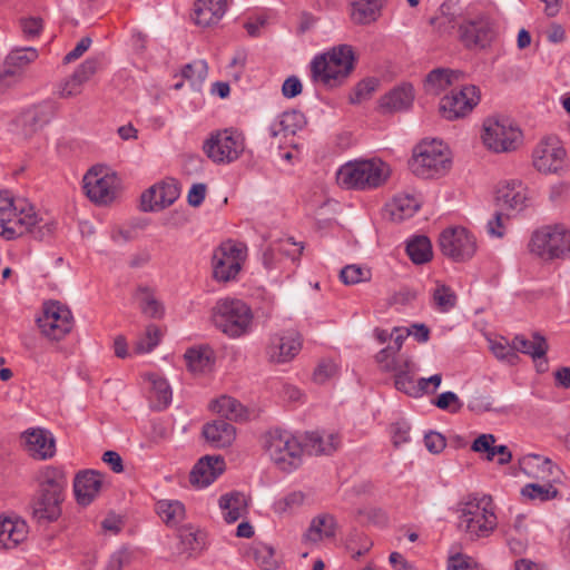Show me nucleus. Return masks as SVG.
I'll use <instances>...</instances> for the list:
<instances>
[{
  "label": "nucleus",
  "mask_w": 570,
  "mask_h": 570,
  "mask_svg": "<svg viewBox=\"0 0 570 570\" xmlns=\"http://www.w3.org/2000/svg\"><path fill=\"white\" fill-rule=\"evenodd\" d=\"M56 223L41 217L26 198L0 191V238L14 240L27 234L43 240L53 235Z\"/></svg>",
  "instance_id": "nucleus-1"
},
{
  "label": "nucleus",
  "mask_w": 570,
  "mask_h": 570,
  "mask_svg": "<svg viewBox=\"0 0 570 570\" xmlns=\"http://www.w3.org/2000/svg\"><path fill=\"white\" fill-rule=\"evenodd\" d=\"M450 9V6L442 4L440 14L432 19L440 31L450 32L459 27V38L468 49H482L492 42L495 37L494 23L487 13H469L459 19Z\"/></svg>",
  "instance_id": "nucleus-2"
},
{
  "label": "nucleus",
  "mask_w": 570,
  "mask_h": 570,
  "mask_svg": "<svg viewBox=\"0 0 570 570\" xmlns=\"http://www.w3.org/2000/svg\"><path fill=\"white\" fill-rule=\"evenodd\" d=\"M458 527L471 540L488 538L498 525L490 495L469 494L458 503Z\"/></svg>",
  "instance_id": "nucleus-3"
},
{
  "label": "nucleus",
  "mask_w": 570,
  "mask_h": 570,
  "mask_svg": "<svg viewBox=\"0 0 570 570\" xmlns=\"http://www.w3.org/2000/svg\"><path fill=\"white\" fill-rule=\"evenodd\" d=\"M67 476L62 469L46 466L39 472L38 491L32 500V515L38 522H52L61 515Z\"/></svg>",
  "instance_id": "nucleus-4"
},
{
  "label": "nucleus",
  "mask_w": 570,
  "mask_h": 570,
  "mask_svg": "<svg viewBox=\"0 0 570 570\" xmlns=\"http://www.w3.org/2000/svg\"><path fill=\"white\" fill-rule=\"evenodd\" d=\"M354 51L348 45H338L317 55L311 62L312 80L326 88L341 86L354 68Z\"/></svg>",
  "instance_id": "nucleus-5"
},
{
  "label": "nucleus",
  "mask_w": 570,
  "mask_h": 570,
  "mask_svg": "<svg viewBox=\"0 0 570 570\" xmlns=\"http://www.w3.org/2000/svg\"><path fill=\"white\" fill-rule=\"evenodd\" d=\"M262 448L273 464L282 472L291 473L303 462V445L289 431L272 429L262 436Z\"/></svg>",
  "instance_id": "nucleus-6"
},
{
  "label": "nucleus",
  "mask_w": 570,
  "mask_h": 570,
  "mask_svg": "<svg viewBox=\"0 0 570 570\" xmlns=\"http://www.w3.org/2000/svg\"><path fill=\"white\" fill-rule=\"evenodd\" d=\"M390 166L379 158L348 161L336 174L337 183L346 189L366 190L385 184Z\"/></svg>",
  "instance_id": "nucleus-7"
},
{
  "label": "nucleus",
  "mask_w": 570,
  "mask_h": 570,
  "mask_svg": "<svg viewBox=\"0 0 570 570\" xmlns=\"http://www.w3.org/2000/svg\"><path fill=\"white\" fill-rule=\"evenodd\" d=\"M531 254L550 262L570 257V229L563 224L544 225L535 229L528 244Z\"/></svg>",
  "instance_id": "nucleus-8"
},
{
  "label": "nucleus",
  "mask_w": 570,
  "mask_h": 570,
  "mask_svg": "<svg viewBox=\"0 0 570 570\" xmlns=\"http://www.w3.org/2000/svg\"><path fill=\"white\" fill-rule=\"evenodd\" d=\"M212 317L223 333L229 337H239L249 331L253 313L242 299L225 297L216 302Z\"/></svg>",
  "instance_id": "nucleus-9"
},
{
  "label": "nucleus",
  "mask_w": 570,
  "mask_h": 570,
  "mask_svg": "<svg viewBox=\"0 0 570 570\" xmlns=\"http://www.w3.org/2000/svg\"><path fill=\"white\" fill-rule=\"evenodd\" d=\"M451 160L446 147L435 139L422 141L414 150L410 160L412 173L422 178L444 175L450 169Z\"/></svg>",
  "instance_id": "nucleus-10"
},
{
  "label": "nucleus",
  "mask_w": 570,
  "mask_h": 570,
  "mask_svg": "<svg viewBox=\"0 0 570 570\" xmlns=\"http://www.w3.org/2000/svg\"><path fill=\"white\" fill-rule=\"evenodd\" d=\"M83 190L86 196L97 205H108L119 195L121 180L109 167L92 166L83 176Z\"/></svg>",
  "instance_id": "nucleus-11"
},
{
  "label": "nucleus",
  "mask_w": 570,
  "mask_h": 570,
  "mask_svg": "<svg viewBox=\"0 0 570 570\" xmlns=\"http://www.w3.org/2000/svg\"><path fill=\"white\" fill-rule=\"evenodd\" d=\"M244 150V136L232 128L213 131L203 144V151L215 164H230Z\"/></svg>",
  "instance_id": "nucleus-12"
},
{
  "label": "nucleus",
  "mask_w": 570,
  "mask_h": 570,
  "mask_svg": "<svg viewBox=\"0 0 570 570\" xmlns=\"http://www.w3.org/2000/svg\"><path fill=\"white\" fill-rule=\"evenodd\" d=\"M482 141L492 151H512L521 144L522 132L510 119L488 118L483 122Z\"/></svg>",
  "instance_id": "nucleus-13"
},
{
  "label": "nucleus",
  "mask_w": 570,
  "mask_h": 570,
  "mask_svg": "<svg viewBox=\"0 0 570 570\" xmlns=\"http://www.w3.org/2000/svg\"><path fill=\"white\" fill-rule=\"evenodd\" d=\"M247 257L245 244L235 240L223 242L213 254V276L218 282L235 279Z\"/></svg>",
  "instance_id": "nucleus-14"
},
{
  "label": "nucleus",
  "mask_w": 570,
  "mask_h": 570,
  "mask_svg": "<svg viewBox=\"0 0 570 570\" xmlns=\"http://www.w3.org/2000/svg\"><path fill=\"white\" fill-rule=\"evenodd\" d=\"M37 322L41 333L53 341H60L68 335L75 323L71 311L59 302L46 304Z\"/></svg>",
  "instance_id": "nucleus-15"
},
{
  "label": "nucleus",
  "mask_w": 570,
  "mask_h": 570,
  "mask_svg": "<svg viewBox=\"0 0 570 570\" xmlns=\"http://www.w3.org/2000/svg\"><path fill=\"white\" fill-rule=\"evenodd\" d=\"M439 247L446 257L455 262H464L474 256L476 239L464 227H450L440 234Z\"/></svg>",
  "instance_id": "nucleus-16"
},
{
  "label": "nucleus",
  "mask_w": 570,
  "mask_h": 570,
  "mask_svg": "<svg viewBox=\"0 0 570 570\" xmlns=\"http://www.w3.org/2000/svg\"><path fill=\"white\" fill-rule=\"evenodd\" d=\"M480 101V90L473 85L453 89L440 102V111L448 120L463 118L469 115Z\"/></svg>",
  "instance_id": "nucleus-17"
},
{
  "label": "nucleus",
  "mask_w": 570,
  "mask_h": 570,
  "mask_svg": "<svg viewBox=\"0 0 570 570\" xmlns=\"http://www.w3.org/2000/svg\"><path fill=\"white\" fill-rule=\"evenodd\" d=\"M566 155V150L557 137H547L534 147L532 164L540 173H558L564 167Z\"/></svg>",
  "instance_id": "nucleus-18"
},
{
  "label": "nucleus",
  "mask_w": 570,
  "mask_h": 570,
  "mask_svg": "<svg viewBox=\"0 0 570 570\" xmlns=\"http://www.w3.org/2000/svg\"><path fill=\"white\" fill-rule=\"evenodd\" d=\"M38 58V50L32 47L16 48L6 57L3 70L0 71V92L18 81L21 71Z\"/></svg>",
  "instance_id": "nucleus-19"
},
{
  "label": "nucleus",
  "mask_w": 570,
  "mask_h": 570,
  "mask_svg": "<svg viewBox=\"0 0 570 570\" xmlns=\"http://www.w3.org/2000/svg\"><path fill=\"white\" fill-rule=\"evenodd\" d=\"M302 341L298 334L285 332L271 337L266 347L268 362L283 364L291 362L301 351Z\"/></svg>",
  "instance_id": "nucleus-20"
},
{
  "label": "nucleus",
  "mask_w": 570,
  "mask_h": 570,
  "mask_svg": "<svg viewBox=\"0 0 570 570\" xmlns=\"http://www.w3.org/2000/svg\"><path fill=\"white\" fill-rule=\"evenodd\" d=\"M26 452L36 460H47L56 453V442L52 434L41 428H31L21 434Z\"/></svg>",
  "instance_id": "nucleus-21"
},
{
  "label": "nucleus",
  "mask_w": 570,
  "mask_h": 570,
  "mask_svg": "<svg viewBox=\"0 0 570 570\" xmlns=\"http://www.w3.org/2000/svg\"><path fill=\"white\" fill-rule=\"evenodd\" d=\"M179 188L174 181H163L151 186L140 197V205L145 212L164 209L178 198Z\"/></svg>",
  "instance_id": "nucleus-22"
},
{
  "label": "nucleus",
  "mask_w": 570,
  "mask_h": 570,
  "mask_svg": "<svg viewBox=\"0 0 570 570\" xmlns=\"http://www.w3.org/2000/svg\"><path fill=\"white\" fill-rule=\"evenodd\" d=\"M97 61L85 60L69 77L61 80L57 86V96L61 99H69L82 92L83 85L96 73Z\"/></svg>",
  "instance_id": "nucleus-23"
},
{
  "label": "nucleus",
  "mask_w": 570,
  "mask_h": 570,
  "mask_svg": "<svg viewBox=\"0 0 570 570\" xmlns=\"http://www.w3.org/2000/svg\"><path fill=\"white\" fill-rule=\"evenodd\" d=\"M495 198L502 209L511 212L523 210L530 202L528 188L517 180L501 184L497 189Z\"/></svg>",
  "instance_id": "nucleus-24"
},
{
  "label": "nucleus",
  "mask_w": 570,
  "mask_h": 570,
  "mask_svg": "<svg viewBox=\"0 0 570 570\" xmlns=\"http://www.w3.org/2000/svg\"><path fill=\"white\" fill-rule=\"evenodd\" d=\"M55 116L51 102L45 101L24 110L19 117L22 134L29 138L47 126Z\"/></svg>",
  "instance_id": "nucleus-25"
},
{
  "label": "nucleus",
  "mask_w": 570,
  "mask_h": 570,
  "mask_svg": "<svg viewBox=\"0 0 570 570\" xmlns=\"http://www.w3.org/2000/svg\"><path fill=\"white\" fill-rule=\"evenodd\" d=\"M225 471V461L219 455H206L193 468L189 480L197 488L213 483Z\"/></svg>",
  "instance_id": "nucleus-26"
},
{
  "label": "nucleus",
  "mask_w": 570,
  "mask_h": 570,
  "mask_svg": "<svg viewBox=\"0 0 570 570\" xmlns=\"http://www.w3.org/2000/svg\"><path fill=\"white\" fill-rule=\"evenodd\" d=\"M101 485V473L94 470L79 472L73 481L77 502L81 505H89L100 492Z\"/></svg>",
  "instance_id": "nucleus-27"
},
{
  "label": "nucleus",
  "mask_w": 570,
  "mask_h": 570,
  "mask_svg": "<svg viewBox=\"0 0 570 570\" xmlns=\"http://www.w3.org/2000/svg\"><path fill=\"white\" fill-rule=\"evenodd\" d=\"M227 11V0H196L193 20L203 28L216 26Z\"/></svg>",
  "instance_id": "nucleus-28"
},
{
  "label": "nucleus",
  "mask_w": 570,
  "mask_h": 570,
  "mask_svg": "<svg viewBox=\"0 0 570 570\" xmlns=\"http://www.w3.org/2000/svg\"><path fill=\"white\" fill-rule=\"evenodd\" d=\"M28 525L19 518H0V549L17 548L27 539Z\"/></svg>",
  "instance_id": "nucleus-29"
},
{
  "label": "nucleus",
  "mask_w": 570,
  "mask_h": 570,
  "mask_svg": "<svg viewBox=\"0 0 570 570\" xmlns=\"http://www.w3.org/2000/svg\"><path fill=\"white\" fill-rule=\"evenodd\" d=\"M414 99L412 85L403 83L380 99L379 109L382 112H396L407 109Z\"/></svg>",
  "instance_id": "nucleus-30"
},
{
  "label": "nucleus",
  "mask_w": 570,
  "mask_h": 570,
  "mask_svg": "<svg viewBox=\"0 0 570 570\" xmlns=\"http://www.w3.org/2000/svg\"><path fill=\"white\" fill-rule=\"evenodd\" d=\"M218 503L224 520L227 523H234L247 514L249 499L244 493L234 491L222 495Z\"/></svg>",
  "instance_id": "nucleus-31"
},
{
  "label": "nucleus",
  "mask_w": 570,
  "mask_h": 570,
  "mask_svg": "<svg viewBox=\"0 0 570 570\" xmlns=\"http://www.w3.org/2000/svg\"><path fill=\"white\" fill-rule=\"evenodd\" d=\"M203 435L212 446L219 449L232 445L236 438V431L227 421L216 420L204 426Z\"/></svg>",
  "instance_id": "nucleus-32"
},
{
  "label": "nucleus",
  "mask_w": 570,
  "mask_h": 570,
  "mask_svg": "<svg viewBox=\"0 0 570 570\" xmlns=\"http://www.w3.org/2000/svg\"><path fill=\"white\" fill-rule=\"evenodd\" d=\"M341 443L338 434H321L318 432H307L302 443L303 450L309 454H332L337 450Z\"/></svg>",
  "instance_id": "nucleus-33"
},
{
  "label": "nucleus",
  "mask_w": 570,
  "mask_h": 570,
  "mask_svg": "<svg viewBox=\"0 0 570 570\" xmlns=\"http://www.w3.org/2000/svg\"><path fill=\"white\" fill-rule=\"evenodd\" d=\"M184 360L188 371L194 375H199L212 371L215 355L208 346H195L185 352Z\"/></svg>",
  "instance_id": "nucleus-34"
},
{
  "label": "nucleus",
  "mask_w": 570,
  "mask_h": 570,
  "mask_svg": "<svg viewBox=\"0 0 570 570\" xmlns=\"http://www.w3.org/2000/svg\"><path fill=\"white\" fill-rule=\"evenodd\" d=\"M336 520L331 514H320L315 517L304 534V539L312 543H317L325 539L335 537Z\"/></svg>",
  "instance_id": "nucleus-35"
},
{
  "label": "nucleus",
  "mask_w": 570,
  "mask_h": 570,
  "mask_svg": "<svg viewBox=\"0 0 570 570\" xmlns=\"http://www.w3.org/2000/svg\"><path fill=\"white\" fill-rule=\"evenodd\" d=\"M386 213L394 222L412 217L420 208L419 200L410 194H399L386 204Z\"/></svg>",
  "instance_id": "nucleus-36"
},
{
  "label": "nucleus",
  "mask_w": 570,
  "mask_h": 570,
  "mask_svg": "<svg viewBox=\"0 0 570 570\" xmlns=\"http://www.w3.org/2000/svg\"><path fill=\"white\" fill-rule=\"evenodd\" d=\"M520 469L528 476L538 480H548L552 475L554 468L552 461L549 458L539 454H527L520 462Z\"/></svg>",
  "instance_id": "nucleus-37"
},
{
  "label": "nucleus",
  "mask_w": 570,
  "mask_h": 570,
  "mask_svg": "<svg viewBox=\"0 0 570 570\" xmlns=\"http://www.w3.org/2000/svg\"><path fill=\"white\" fill-rule=\"evenodd\" d=\"M305 125V117L301 111L289 110L277 117L271 125V135L277 137L279 135H294Z\"/></svg>",
  "instance_id": "nucleus-38"
},
{
  "label": "nucleus",
  "mask_w": 570,
  "mask_h": 570,
  "mask_svg": "<svg viewBox=\"0 0 570 570\" xmlns=\"http://www.w3.org/2000/svg\"><path fill=\"white\" fill-rule=\"evenodd\" d=\"M150 384V400L153 406L157 410H163L168 406L171 401V389L163 376L150 373L146 376Z\"/></svg>",
  "instance_id": "nucleus-39"
},
{
  "label": "nucleus",
  "mask_w": 570,
  "mask_h": 570,
  "mask_svg": "<svg viewBox=\"0 0 570 570\" xmlns=\"http://www.w3.org/2000/svg\"><path fill=\"white\" fill-rule=\"evenodd\" d=\"M384 0H351L352 17L357 23L366 24L380 16Z\"/></svg>",
  "instance_id": "nucleus-40"
},
{
  "label": "nucleus",
  "mask_w": 570,
  "mask_h": 570,
  "mask_svg": "<svg viewBox=\"0 0 570 570\" xmlns=\"http://www.w3.org/2000/svg\"><path fill=\"white\" fill-rule=\"evenodd\" d=\"M514 352H521L532 356V358H541L548 351V343L543 336L535 333L532 340H527L524 336H515L513 338Z\"/></svg>",
  "instance_id": "nucleus-41"
},
{
  "label": "nucleus",
  "mask_w": 570,
  "mask_h": 570,
  "mask_svg": "<svg viewBox=\"0 0 570 570\" xmlns=\"http://www.w3.org/2000/svg\"><path fill=\"white\" fill-rule=\"evenodd\" d=\"M458 296L455 292L448 285L435 282L432 291V306L440 313H448L456 305Z\"/></svg>",
  "instance_id": "nucleus-42"
},
{
  "label": "nucleus",
  "mask_w": 570,
  "mask_h": 570,
  "mask_svg": "<svg viewBox=\"0 0 570 570\" xmlns=\"http://www.w3.org/2000/svg\"><path fill=\"white\" fill-rule=\"evenodd\" d=\"M212 410L227 420H242L246 416L244 406L234 397L223 395L210 404Z\"/></svg>",
  "instance_id": "nucleus-43"
},
{
  "label": "nucleus",
  "mask_w": 570,
  "mask_h": 570,
  "mask_svg": "<svg viewBox=\"0 0 570 570\" xmlns=\"http://www.w3.org/2000/svg\"><path fill=\"white\" fill-rule=\"evenodd\" d=\"M406 253L414 264H424L432 258V245L426 236H416L406 245Z\"/></svg>",
  "instance_id": "nucleus-44"
},
{
  "label": "nucleus",
  "mask_w": 570,
  "mask_h": 570,
  "mask_svg": "<svg viewBox=\"0 0 570 570\" xmlns=\"http://www.w3.org/2000/svg\"><path fill=\"white\" fill-rule=\"evenodd\" d=\"M246 554L263 570H274L276 568L277 562L274 558L273 548L263 542H254Z\"/></svg>",
  "instance_id": "nucleus-45"
},
{
  "label": "nucleus",
  "mask_w": 570,
  "mask_h": 570,
  "mask_svg": "<svg viewBox=\"0 0 570 570\" xmlns=\"http://www.w3.org/2000/svg\"><path fill=\"white\" fill-rule=\"evenodd\" d=\"M135 299L141 312L148 317H159L163 314V306L157 301L154 292L148 287H138L135 293Z\"/></svg>",
  "instance_id": "nucleus-46"
},
{
  "label": "nucleus",
  "mask_w": 570,
  "mask_h": 570,
  "mask_svg": "<svg viewBox=\"0 0 570 570\" xmlns=\"http://www.w3.org/2000/svg\"><path fill=\"white\" fill-rule=\"evenodd\" d=\"M156 511L167 524H178L185 517V507L179 501L160 500L157 502Z\"/></svg>",
  "instance_id": "nucleus-47"
},
{
  "label": "nucleus",
  "mask_w": 570,
  "mask_h": 570,
  "mask_svg": "<svg viewBox=\"0 0 570 570\" xmlns=\"http://www.w3.org/2000/svg\"><path fill=\"white\" fill-rule=\"evenodd\" d=\"M459 78V73L449 69L432 70L426 77V89L434 95L440 94L453 83L454 79Z\"/></svg>",
  "instance_id": "nucleus-48"
},
{
  "label": "nucleus",
  "mask_w": 570,
  "mask_h": 570,
  "mask_svg": "<svg viewBox=\"0 0 570 570\" xmlns=\"http://www.w3.org/2000/svg\"><path fill=\"white\" fill-rule=\"evenodd\" d=\"M521 494L530 501L546 502L554 499L558 495V490L549 481L543 484L529 483L522 488Z\"/></svg>",
  "instance_id": "nucleus-49"
},
{
  "label": "nucleus",
  "mask_w": 570,
  "mask_h": 570,
  "mask_svg": "<svg viewBox=\"0 0 570 570\" xmlns=\"http://www.w3.org/2000/svg\"><path fill=\"white\" fill-rule=\"evenodd\" d=\"M208 66L205 60H195L181 69V76L191 85H200L207 77Z\"/></svg>",
  "instance_id": "nucleus-50"
},
{
  "label": "nucleus",
  "mask_w": 570,
  "mask_h": 570,
  "mask_svg": "<svg viewBox=\"0 0 570 570\" xmlns=\"http://www.w3.org/2000/svg\"><path fill=\"white\" fill-rule=\"evenodd\" d=\"M160 330L157 325L150 324L146 327L144 336H141L135 344V352L138 354L149 353L154 347L159 344Z\"/></svg>",
  "instance_id": "nucleus-51"
},
{
  "label": "nucleus",
  "mask_w": 570,
  "mask_h": 570,
  "mask_svg": "<svg viewBox=\"0 0 570 570\" xmlns=\"http://www.w3.org/2000/svg\"><path fill=\"white\" fill-rule=\"evenodd\" d=\"M371 547V540L364 533L358 531L351 532L346 539V548L354 559L366 553Z\"/></svg>",
  "instance_id": "nucleus-52"
},
{
  "label": "nucleus",
  "mask_w": 570,
  "mask_h": 570,
  "mask_svg": "<svg viewBox=\"0 0 570 570\" xmlns=\"http://www.w3.org/2000/svg\"><path fill=\"white\" fill-rule=\"evenodd\" d=\"M179 538L184 548L188 551H197L205 544V535L202 531L193 527H185L179 532Z\"/></svg>",
  "instance_id": "nucleus-53"
},
{
  "label": "nucleus",
  "mask_w": 570,
  "mask_h": 570,
  "mask_svg": "<svg viewBox=\"0 0 570 570\" xmlns=\"http://www.w3.org/2000/svg\"><path fill=\"white\" fill-rule=\"evenodd\" d=\"M342 282L346 285H354L371 279V271L358 265H347L340 274Z\"/></svg>",
  "instance_id": "nucleus-54"
},
{
  "label": "nucleus",
  "mask_w": 570,
  "mask_h": 570,
  "mask_svg": "<svg viewBox=\"0 0 570 570\" xmlns=\"http://www.w3.org/2000/svg\"><path fill=\"white\" fill-rule=\"evenodd\" d=\"M399 371L395 376V387L412 397L422 396V389L420 387L419 381L415 382L409 373L401 370Z\"/></svg>",
  "instance_id": "nucleus-55"
},
{
  "label": "nucleus",
  "mask_w": 570,
  "mask_h": 570,
  "mask_svg": "<svg viewBox=\"0 0 570 570\" xmlns=\"http://www.w3.org/2000/svg\"><path fill=\"white\" fill-rule=\"evenodd\" d=\"M305 495L302 491H294L285 495L284 498L278 499L274 503V511L276 513H287L292 510L301 507L304 502Z\"/></svg>",
  "instance_id": "nucleus-56"
},
{
  "label": "nucleus",
  "mask_w": 570,
  "mask_h": 570,
  "mask_svg": "<svg viewBox=\"0 0 570 570\" xmlns=\"http://www.w3.org/2000/svg\"><path fill=\"white\" fill-rule=\"evenodd\" d=\"M376 362L385 372H399L401 363L396 357L395 350L392 346L381 350L376 354Z\"/></svg>",
  "instance_id": "nucleus-57"
},
{
  "label": "nucleus",
  "mask_w": 570,
  "mask_h": 570,
  "mask_svg": "<svg viewBox=\"0 0 570 570\" xmlns=\"http://www.w3.org/2000/svg\"><path fill=\"white\" fill-rule=\"evenodd\" d=\"M433 404L441 410H449L451 413H456L462 409V402L458 395L450 391L441 393L433 401Z\"/></svg>",
  "instance_id": "nucleus-58"
},
{
  "label": "nucleus",
  "mask_w": 570,
  "mask_h": 570,
  "mask_svg": "<svg viewBox=\"0 0 570 570\" xmlns=\"http://www.w3.org/2000/svg\"><path fill=\"white\" fill-rule=\"evenodd\" d=\"M338 367L335 362L331 360H324L320 362L313 373V379L316 383H325L327 380L334 377L337 374Z\"/></svg>",
  "instance_id": "nucleus-59"
},
{
  "label": "nucleus",
  "mask_w": 570,
  "mask_h": 570,
  "mask_svg": "<svg viewBox=\"0 0 570 570\" xmlns=\"http://www.w3.org/2000/svg\"><path fill=\"white\" fill-rule=\"evenodd\" d=\"M391 439L395 448L410 442V425L406 422H395L390 426Z\"/></svg>",
  "instance_id": "nucleus-60"
},
{
  "label": "nucleus",
  "mask_w": 570,
  "mask_h": 570,
  "mask_svg": "<svg viewBox=\"0 0 570 570\" xmlns=\"http://www.w3.org/2000/svg\"><path fill=\"white\" fill-rule=\"evenodd\" d=\"M448 570H480L476 562L469 556L456 553L448 559Z\"/></svg>",
  "instance_id": "nucleus-61"
},
{
  "label": "nucleus",
  "mask_w": 570,
  "mask_h": 570,
  "mask_svg": "<svg viewBox=\"0 0 570 570\" xmlns=\"http://www.w3.org/2000/svg\"><path fill=\"white\" fill-rule=\"evenodd\" d=\"M507 220L508 216L502 213L497 212L492 219H490L487 224L488 234L492 237L501 238L505 235L507 232Z\"/></svg>",
  "instance_id": "nucleus-62"
},
{
  "label": "nucleus",
  "mask_w": 570,
  "mask_h": 570,
  "mask_svg": "<svg viewBox=\"0 0 570 570\" xmlns=\"http://www.w3.org/2000/svg\"><path fill=\"white\" fill-rule=\"evenodd\" d=\"M130 562L131 552L128 549L122 548L111 554L106 570H122L124 567L128 566Z\"/></svg>",
  "instance_id": "nucleus-63"
},
{
  "label": "nucleus",
  "mask_w": 570,
  "mask_h": 570,
  "mask_svg": "<svg viewBox=\"0 0 570 570\" xmlns=\"http://www.w3.org/2000/svg\"><path fill=\"white\" fill-rule=\"evenodd\" d=\"M377 81L375 79H367L361 81L354 91V97L351 98L352 102H361L367 99L376 90Z\"/></svg>",
  "instance_id": "nucleus-64"
}]
</instances>
